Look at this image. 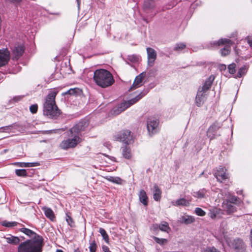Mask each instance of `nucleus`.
Here are the masks:
<instances>
[{
    "mask_svg": "<svg viewBox=\"0 0 252 252\" xmlns=\"http://www.w3.org/2000/svg\"><path fill=\"white\" fill-rule=\"evenodd\" d=\"M116 141L122 142L126 145H128L133 142V136L131 132L128 130H124L121 131L118 134L114 136Z\"/></svg>",
    "mask_w": 252,
    "mask_h": 252,
    "instance_id": "8",
    "label": "nucleus"
},
{
    "mask_svg": "<svg viewBox=\"0 0 252 252\" xmlns=\"http://www.w3.org/2000/svg\"><path fill=\"white\" fill-rule=\"evenodd\" d=\"M195 221V219L191 216L185 215L180 218V221L186 224H190Z\"/></svg>",
    "mask_w": 252,
    "mask_h": 252,
    "instance_id": "29",
    "label": "nucleus"
},
{
    "mask_svg": "<svg viewBox=\"0 0 252 252\" xmlns=\"http://www.w3.org/2000/svg\"><path fill=\"white\" fill-rule=\"evenodd\" d=\"M58 92L51 90L44 99L43 114L52 118L56 117L60 114V111L56 104L55 98Z\"/></svg>",
    "mask_w": 252,
    "mask_h": 252,
    "instance_id": "2",
    "label": "nucleus"
},
{
    "mask_svg": "<svg viewBox=\"0 0 252 252\" xmlns=\"http://www.w3.org/2000/svg\"><path fill=\"white\" fill-rule=\"evenodd\" d=\"M143 7L145 9H151L154 8L155 5L152 1L148 0L144 2Z\"/></svg>",
    "mask_w": 252,
    "mask_h": 252,
    "instance_id": "37",
    "label": "nucleus"
},
{
    "mask_svg": "<svg viewBox=\"0 0 252 252\" xmlns=\"http://www.w3.org/2000/svg\"><path fill=\"white\" fill-rule=\"evenodd\" d=\"M214 46H220V45L225 44L223 49L220 50L221 56H226L230 52V45L232 44L233 42L227 38H221L217 42H214Z\"/></svg>",
    "mask_w": 252,
    "mask_h": 252,
    "instance_id": "10",
    "label": "nucleus"
},
{
    "mask_svg": "<svg viewBox=\"0 0 252 252\" xmlns=\"http://www.w3.org/2000/svg\"><path fill=\"white\" fill-rule=\"evenodd\" d=\"M194 212L195 214L199 216L203 217L206 215L205 212L200 208H196Z\"/></svg>",
    "mask_w": 252,
    "mask_h": 252,
    "instance_id": "42",
    "label": "nucleus"
},
{
    "mask_svg": "<svg viewBox=\"0 0 252 252\" xmlns=\"http://www.w3.org/2000/svg\"><path fill=\"white\" fill-rule=\"evenodd\" d=\"M123 157L126 159H130L132 156L130 148L126 146H124L121 148Z\"/></svg>",
    "mask_w": 252,
    "mask_h": 252,
    "instance_id": "24",
    "label": "nucleus"
},
{
    "mask_svg": "<svg viewBox=\"0 0 252 252\" xmlns=\"http://www.w3.org/2000/svg\"><path fill=\"white\" fill-rule=\"evenodd\" d=\"M93 78L97 85L103 88L109 87L114 83L112 74L105 69L96 70L94 73Z\"/></svg>",
    "mask_w": 252,
    "mask_h": 252,
    "instance_id": "4",
    "label": "nucleus"
},
{
    "mask_svg": "<svg viewBox=\"0 0 252 252\" xmlns=\"http://www.w3.org/2000/svg\"><path fill=\"white\" fill-rule=\"evenodd\" d=\"M248 43L251 47H252V37L248 36L246 38Z\"/></svg>",
    "mask_w": 252,
    "mask_h": 252,
    "instance_id": "52",
    "label": "nucleus"
},
{
    "mask_svg": "<svg viewBox=\"0 0 252 252\" xmlns=\"http://www.w3.org/2000/svg\"><path fill=\"white\" fill-rule=\"evenodd\" d=\"M23 98V96H17L13 97V100H14L15 101H18L22 99Z\"/></svg>",
    "mask_w": 252,
    "mask_h": 252,
    "instance_id": "54",
    "label": "nucleus"
},
{
    "mask_svg": "<svg viewBox=\"0 0 252 252\" xmlns=\"http://www.w3.org/2000/svg\"><path fill=\"white\" fill-rule=\"evenodd\" d=\"M150 229L151 231L155 232L156 234L158 231L159 229V224H154L151 226Z\"/></svg>",
    "mask_w": 252,
    "mask_h": 252,
    "instance_id": "48",
    "label": "nucleus"
},
{
    "mask_svg": "<svg viewBox=\"0 0 252 252\" xmlns=\"http://www.w3.org/2000/svg\"><path fill=\"white\" fill-rule=\"evenodd\" d=\"M220 69L221 70H225L226 68V65H224V64L220 65Z\"/></svg>",
    "mask_w": 252,
    "mask_h": 252,
    "instance_id": "56",
    "label": "nucleus"
},
{
    "mask_svg": "<svg viewBox=\"0 0 252 252\" xmlns=\"http://www.w3.org/2000/svg\"><path fill=\"white\" fill-rule=\"evenodd\" d=\"M233 244L235 249L237 250L239 252H243L246 249V245L241 239H235Z\"/></svg>",
    "mask_w": 252,
    "mask_h": 252,
    "instance_id": "22",
    "label": "nucleus"
},
{
    "mask_svg": "<svg viewBox=\"0 0 252 252\" xmlns=\"http://www.w3.org/2000/svg\"><path fill=\"white\" fill-rule=\"evenodd\" d=\"M21 231L27 235L33 237L32 239H35L36 236H40L39 235L37 234L36 233L32 231V230L27 228H22L20 229Z\"/></svg>",
    "mask_w": 252,
    "mask_h": 252,
    "instance_id": "30",
    "label": "nucleus"
},
{
    "mask_svg": "<svg viewBox=\"0 0 252 252\" xmlns=\"http://www.w3.org/2000/svg\"><path fill=\"white\" fill-rule=\"evenodd\" d=\"M10 58V52L7 49L0 50V67L6 64Z\"/></svg>",
    "mask_w": 252,
    "mask_h": 252,
    "instance_id": "15",
    "label": "nucleus"
},
{
    "mask_svg": "<svg viewBox=\"0 0 252 252\" xmlns=\"http://www.w3.org/2000/svg\"><path fill=\"white\" fill-rule=\"evenodd\" d=\"M159 229L161 231L168 232L170 230L168 223L166 221H162L159 224Z\"/></svg>",
    "mask_w": 252,
    "mask_h": 252,
    "instance_id": "31",
    "label": "nucleus"
},
{
    "mask_svg": "<svg viewBox=\"0 0 252 252\" xmlns=\"http://www.w3.org/2000/svg\"><path fill=\"white\" fill-rule=\"evenodd\" d=\"M5 239L8 243L16 245L19 243V238L17 237L10 236V237H6Z\"/></svg>",
    "mask_w": 252,
    "mask_h": 252,
    "instance_id": "32",
    "label": "nucleus"
},
{
    "mask_svg": "<svg viewBox=\"0 0 252 252\" xmlns=\"http://www.w3.org/2000/svg\"><path fill=\"white\" fill-rule=\"evenodd\" d=\"M203 174H204V172H203L201 173V175H203Z\"/></svg>",
    "mask_w": 252,
    "mask_h": 252,
    "instance_id": "61",
    "label": "nucleus"
},
{
    "mask_svg": "<svg viewBox=\"0 0 252 252\" xmlns=\"http://www.w3.org/2000/svg\"><path fill=\"white\" fill-rule=\"evenodd\" d=\"M56 252H63V251L61 250H57Z\"/></svg>",
    "mask_w": 252,
    "mask_h": 252,
    "instance_id": "60",
    "label": "nucleus"
},
{
    "mask_svg": "<svg viewBox=\"0 0 252 252\" xmlns=\"http://www.w3.org/2000/svg\"><path fill=\"white\" fill-rule=\"evenodd\" d=\"M247 72V67L246 66L244 65L242 66L238 71V72L237 74V77L240 78L243 75L245 74L246 72Z\"/></svg>",
    "mask_w": 252,
    "mask_h": 252,
    "instance_id": "36",
    "label": "nucleus"
},
{
    "mask_svg": "<svg viewBox=\"0 0 252 252\" xmlns=\"http://www.w3.org/2000/svg\"><path fill=\"white\" fill-rule=\"evenodd\" d=\"M214 176L217 180L220 182L228 178V174L226 173V169L222 166H220L218 168L215 173Z\"/></svg>",
    "mask_w": 252,
    "mask_h": 252,
    "instance_id": "13",
    "label": "nucleus"
},
{
    "mask_svg": "<svg viewBox=\"0 0 252 252\" xmlns=\"http://www.w3.org/2000/svg\"><path fill=\"white\" fill-rule=\"evenodd\" d=\"M139 198L140 201L145 206L148 204V197L146 192L143 190L141 189L139 193Z\"/></svg>",
    "mask_w": 252,
    "mask_h": 252,
    "instance_id": "28",
    "label": "nucleus"
},
{
    "mask_svg": "<svg viewBox=\"0 0 252 252\" xmlns=\"http://www.w3.org/2000/svg\"><path fill=\"white\" fill-rule=\"evenodd\" d=\"M97 248V245L94 241L90 243L89 250L90 252H95Z\"/></svg>",
    "mask_w": 252,
    "mask_h": 252,
    "instance_id": "43",
    "label": "nucleus"
},
{
    "mask_svg": "<svg viewBox=\"0 0 252 252\" xmlns=\"http://www.w3.org/2000/svg\"><path fill=\"white\" fill-rule=\"evenodd\" d=\"M223 214L222 210L217 207H213L209 209L208 215L212 219H215L217 217H220Z\"/></svg>",
    "mask_w": 252,
    "mask_h": 252,
    "instance_id": "20",
    "label": "nucleus"
},
{
    "mask_svg": "<svg viewBox=\"0 0 252 252\" xmlns=\"http://www.w3.org/2000/svg\"><path fill=\"white\" fill-rule=\"evenodd\" d=\"M12 126H5L0 127V132H9L12 129Z\"/></svg>",
    "mask_w": 252,
    "mask_h": 252,
    "instance_id": "44",
    "label": "nucleus"
},
{
    "mask_svg": "<svg viewBox=\"0 0 252 252\" xmlns=\"http://www.w3.org/2000/svg\"><path fill=\"white\" fill-rule=\"evenodd\" d=\"M99 232L101 235L103 240L105 241V242L108 243L109 239L106 231L102 228H99Z\"/></svg>",
    "mask_w": 252,
    "mask_h": 252,
    "instance_id": "34",
    "label": "nucleus"
},
{
    "mask_svg": "<svg viewBox=\"0 0 252 252\" xmlns=\"http://www.w3.org/2000/svg\"><path fill=\"white\" fill-rule=\"evenodd\" d=\"M71 137L63 140L60 144V147L63 149H68L75 147L81 141L80 136L74 134H70Z\"/></svg>",
    "mask_w": 252,
    "mask_h": 252,
    "instance_id": "7",
    "label": "nucleus"
},
{
    "mask_svg": "<svg viewBox=\"0 0 252 252\" xmlns=\"http://www.w3.org/2000/svg\"><path fill=\"white\" fill-rule=\"evenodd\" d=\"M159 120L154 116H150L147 119V128L150 135H153L158 130Z\"/></svg>",
    "mask_w": 252,
    "mask_h": 252,
    "instance_id": "9",
    "label": "nucleus"
},
{
    "mask_svg": "<svg viewBox=\"0 0 252 252\" xmlns=\"http://www.w3.org/2000/svg\"><path fill=\"white\" fill-rule=\"evenodd\" d=\"M148 56V64L149 66H153L157 59V52L153 48L147 47L146 49Z\"/></svg>",
    "mask_w": 252,
    "mask_h": 252,
    "instance_id": "16",
    "label": "nucleus"
},
{
    "mask_svg": "<svg viewBox=\"0 0 252 252\" xmlns=\"http://www.w3.org/2000/svg\"><path fill=\"white\" fill-rule=\"evenodd\" d=\"M18 224V222H16V221H6V220H4V221H3L1 222V224L3 225V226H4L5 227H13V226H16Z\"/></svg>",
    "mask_w": 252,
    "mask_h": 252,
    "instance_id": "38",
    "label": "nucleus"
},
{
    "mask_svg": "<svg viewBox=\"0 0 252 252\" xmlns=\"http://www.w3.org/2000/svg\"><path fill=\"white\" fill-rule=\"evenodd\" d=\"M71 137L63 140L60 144V147L63 149H68L75 147L81 141L80 136L74 134H70Z\"/></svg>",
    "mask_w": 252,
    "mask_h": 252,
    "instance_id": "6",
    "label": "nucleus"
},
{
    "mask_svg": "<svg viewBox=\"0 0 252 252\" xmlns=\"http://www.w3.org/2000/svg\"><path fill=\"white\" fill-rule=\"evenodd\" d=\"M67 93L70 94H73L75 93V91H74V89H70L69 90H68L67 91Z\"/></svg>",
    "mask_w": 252,
    "mask_h": 252,
    "instance_id": "55",
    "label": "nucleus"
},
{
    "mask_svg": "<svg viewBox=\"0 0 252 252\" xmlns=\"http://www.w3.org/2000/svg\"><path fill=\"white\" fill-rule=\"evenodd\" d=\"M148 93L147 90H144L141 92L135 97L131 99L128 101H125L114 107L112 111V114L114 115H119L122 112L125 111L126 109L129 107L133 104L136 103L141 98L145 96Z\"/></svg>",
    "mask_w": 252,
    "mask_h": 252,
    "instance_id": "5",
    "label": "nucleus"
},
{
    "mask_svg": "<svg viewBox=\"0 0 252 252\" xmlns=\"http://www.w3.org/2000/svg\"><path fill=\"white\" fill-rule=\"evenodd\" d=\"M128 59L132 62H136L138 61V58L135 56H129Z\"/></svg>",
    "mask_w": 252,
    "mask_h": 252,
    "instance_id": "51",
    "label": "nucleus"
},
{
    "mask_svg": "<svg viewBox=\"0 0 252 252\" xmlns=\"http://www.w3.org/2000/svg\"><path fill=\"white\" fill-rule=\"evenodd\" d=\"M214 76H213V75L210 76L205 81L202 88H199V90H200V91H202V93L204 94L206 91L208 90L211 88L212 83L214 80Z\"/></svg>",
    "mask_w": 252,
    "mask_h": 252,
    "instance_id": "21",
    "label": "nucleus"
},
{
    "mask_svg": "<svg viewBox=\"0 0 252 252\" xmlns=\"http://www.w3.org/2000/svg\"><path fill=\"white\" fill-rule=\"evenodd\" d=\"M14 164L18 165L20 167H33L38 165L37 163H26V162H16Z\"/></svg>",
    "mask_w": 252,
    "mask_h": 252,
    "instance_id": "35",
    "label": "nucleus"
},
{
    "mask_svg": "<svg viewBox=\"0 0 252 252\" xmlns=\"http://www.w3.org/2000/svg\"><path fill=\"white\" fill-rule=\"evenodd\" d=\"M146 76V72H143L137 76L134 80L132 85L130 88L129 91L135 90L143 85V80Z\"/></svg>",
    "mask_w": 252,
    "mask_h": 252,
    "instance_id": "14",
    "label": "nucleus"
},
{
    "mask_svg": "<svg viewBox=\"0 0 252 252\" xmlns=\"http://www.w3.org/2000/svg\"><path fill=\"white\" fill-rule=\"evenodd\" d=\"M235 67L236 65L235 63H231L229 64L228 66L229 72L231 74H234L235 72Z\"/></svg>",
    "mask_w": 252,
    "mask_h": 252,
    "instance_id": "45",
    "label": "nucleus"
},
{
    "mask_svg": "<svg viewBox=\"0 0 252 252\" xmlns=\"http://www.w3.org/2000/svg\"><path fill=\"white\" fill-rule=\"evenodd\" d=\"M204 97L205 95L202 93V91L199 90L195 98V103L197 106H201L203 104L205 100Z\"/></svg>",
    "mask_w": 252,
    "mask_h": 252,
    "instance_id": "23",
    "label": "nucleus"
},
{
    "mask_svg": "<svg viewBox=\"0 0 252 252\" xmlns=\"http://www.w3.org/2000/svg\"><path fill=\"white\" fill-rule=\"evenodd\" d=\"M106 179L108 181L111 182L119 185L122 184L123 182V180L118 177L110 176L107 177Z\"/></svg>",
    "mask_w": 252,
    "mask_h": 252,
    "instance_id": "33",
    "label": "nucleus"
},
{
    "mask_svg": "<svg viewBox=\"0 0 252 252\" xmlns=\"http://www.w3.org/2000/svg\"><path fill=\"white\" fill-rule=\"evenodd\" d=\"M186 47V45L184 43H177L175 45L174 50L175 51L180 52L182 50L184 49Z\"/></svg>",
    "mask_w": 252,
    "mask_h": 252,
    "instance_id": "39",
    "label": "nucleus"
},
{
    "mask_svg": "<svg viewBox=\"0 0 252 252\" xmlns=\"http://www.w3.org/2000/svg\"><path fill=\"white\" fill-rule=\"evenodd\" d=\"M237 197L235 196H232L229 198V199H226V200H228L229 202H231V204L236 203L237 201Z\"/></svg>",
    "mask_w": 252,
    "mask_h": 252,
    "instance_id": "50",
    "label": "nucleus"
},
{
    "mask_svg": "<svg viewBox=\"0 0 252 252\" xmlns=\"http://www.w3.org/2000/svg\"><path fill=\"white\" fill-rule=\"evenodd\" d=\"M223 210L227 215H230L236 211V208L235 205L231 204L228 200H225L222 204Z\"/></svg>",
    "mask_w": 252,
    "mask_h": 252,
    "instance_id": "18",
    "label": "nucleus"
},
{
    "mask_svg": "<svg viewBox=\"0 0 252 252\" xmlns=\"http://www.w3.org/2000/svg\"><path fill=\"white\" fill-rule=\"evenodd\" d=\"M88 125V123L87 121H80L70 129V133L80 136L81 135L80 133L85 129Z\"/></svg>",
    "mask_w": 252,
    "mask_h": 252,
    "instance_id": "11",
    "label": "nucleus"
},
{
    "mask_svg": "<svg viewBox=\"0 0 252 252\" xmlns=\"http://www.w3.org/2000/svg\"><path fill=\"white\" fill-rule=\"evenodd\" d=\"M74 252H80V251L79 250V249L78 248H77V249L74 250Z\"/></svg>",
    "mask_w": 252,
    "mask_h": 252,
    "instance_id": "57",
    "label": "nucleus"
},
{
    "mask_svg": "<svg viewBox=\"0 0 252 252\" xmlns=\"http://www.w3.org/2000/svg\"><path fill=\"white\" fill-rule=\"evenodd\" d=\"M3 74L2 73H0V79L3 78Z\"/></svg>",
    "mask_w": 252,
    "mask_h": 252,
    "instance_id": "59",
    "label": "nucleus"
},
{
    "mask_svg": "<svg viewBox=\"0 0 252 252\" xmlns=\"http://www.w3.org/2000/svg\"><path fill=\"white\" fill-rule=\"evenodd\" d=\"M190 200L187 199L185 198H180L176 200L171 201L173 206L177 207H185L189 206L190 203Z\"/></svg>",
    "mask_w": 252,
    "mask_h": 252,
    "instance_id": "19",
    "label": "nucleus"
},
{
    "mask_svg": "<svg viewBox=\"0 0 252 252\" xmlns=\"http://www.w3.org/2000/svg\"><path fill=\"white\" fill-rule=\"evenodd\" d=\"M66 220L68 225H69L70 226H72V223L73 222V220L68 214H66Z\"/></svg>",
    "mask_w": 252,
    "mask_h": 252,
    "instance_id": "49",
    "label": "nucleus"
},
{
    "mask_svg": "<svg viewBox=\"0 0 252 252\" xmlns=\"http://www.w3.org/2000/svg\"><path fill=\"white\" fill-rule=\"evenodd\" d=\"M58 92L51 90L44 99L43 114L52 118L56 117L60 114V111L56 104L55 98Z\"/></svg>",
    "mask_w": 252,
    "mask_h": 252,
    "instance_id": "1",
    "label": "nucleus"
},
{
    "mask_svg": "<svg viewBox=\"0 0 252 252\" xmlns=\"http://www.w3.org/2000/svg\"><path fill=\"white\" fill-rule=\"evenodd\" d=\"M207 195V190L205 189H202L198 191H194L192 195L198 199L205 198Z\"/></svg>",
    "mask_w": 252,
    "mask_h": 252,
    "instance_id": "25",
    "label": "nucleus"
},
{
    "mask_svg": "<svg viewBox=\"0 0 252 252\" xmlns=\"http://www.w3.org/2000/svg\"><path fill=\"white\" fill-rule=\"evenodd\" d=\"M102 250L104 252H111L109 251V248L106 246H102Z\"/></svg>",
    "mask_w": 252,
    "mask_h": 252,
    "instance_id": "53",
    "label": "nucleus"
},
{
    "mask_svg": "<svg viewBox=\"0 0 252 252\" xmlns=\"http://www.w3.org/2000/svg\"><path fill=\"white\" fill-rule=\"evenodd\" d=\"M38 105L36 104H32L30 107V112L32 114H35L37 111Z\"/></svg>",
    "mask_w": 252,
    "mask_h": 252,
    "instance_id": "47",
    "label": "nucleus"
},
{
    "mask_svg": "<svg viewBox=\"0 0 252 252\" xmlns=\"http://www.w3.org/2000/svg\"><path fill=\"white\" fill-rule=\"evenodd\" d=\"M43 239L41 236H36L35 239L27 240L21 243L18 252H42Z\"/></svg>",
    "mask_w": 252,
    "mask_h": 252,
    "instance_id": "3",
    "label": "nucleus"
},
{
    "mask_svg": "<svg viewBox=\"0 0 252 252\" xmlns=\"http://www.w3.org/2000/svg\"><path fill=\"white\" fill-rule=\"evenodd\" d=\"M77 0V3H78V7H79L80 1V0Z\"/></svg>",
    "mask_w": 252,
    "mask_h": 252,
    "instance_id": "58",
    "label": "nucleus"
},
{
    "mask_svg": "<svg viewBox=\"0 0 252 252\" xmlns=\"http://www.w3.org/2000/svg\"><path fill=\"white\" fill-rule=\"evenodd\" d=\"M15 173L18 176L25 177L27 176L26 169H16Z\"/></svg>",
    "mask_w": 252,
    "mask_h": 252,
    "instance_id": "41",
    "label": "nucleus"
},
{
    "mask_svg": "<svg viewBox=\"0 0 252 252\" xmlns=\"http://www.w3.org/2000/svg\"><path fill=\"white\" fill-rule=\"evenodd\" d=\"M153 197L155 200L159 201L161 198V191L157 184L154 186Z\"/></svg>",
    "mask_w": 252,
    "mask_h": 252,
    "instance_id": "26",
    "label": "nucleus"
},
{
    "mask_svg": "<svg viewBox=\"0 0 252 252\" xmlns=\"http://www.w3.org/2000/svg\"><path fill=\"white\" fill-rule=\"evenodd\" d=\"M153 238L156 241V243H158L160 245H164L168 242L167 240L164 238H159L158 237L153 236Z\"/></svg>",
    "mask_w": 252,
    "mask_h": 252,
    "instance_id": "40",
    "label": "nucleus"
},
{
    "mask_svg": "<svg viewBox=\"0 0 252 252\" xmlns=\"http://www.w3.org/2000/svg\"><path fill=\"white\" fill-rule=\"evenodd\" d=\"M42 210L44 211L45 215L47 218L49 219L52 221L54 220V213L51 208L46 207H42Z\"/></svg>",
    "mask_w": 252,
    "mask_h": 252,
    "instance_id": "27",
    "label": "nucleus"
},
{
    "mask_svg": "<svg viewBox=\"0 0 252 252\" xmlns=\"http://www.w3.org/2000/svg\"><path fill=\"white\" fill-rule=\"evenodd\" d=\"M201 252H220L214 247H207L203 249Z\"/></svg>",
    "mask_w": 252,
    "mask_h": 252,
    "instance_id": "46",
    "label": "nucleus"
},
{
    "mask_svg": "<svg viewBox=\"0 0 252 252\" xmlns=\"http://www.w3.org/2000/svg\"><path fill=\"white\" fill-rule=\"evenodd\" d=\"M221 124L218 122L214 123L208 128L207 136L211 140L216 136L217 130L221 126Z\"/></svg>",
    "mask_w": 252,
    "mask_h": 252,
    "instance_id": "12",
    "label": "nucleus"
},
{
    "mask_svg": "<svg viewBox=\"0 0 252 252\" xmlns=\"http://www.w3.org/2000/svg\"><path fill=\"white\" fill-rule=\"evenodd\" d=\"M25 50L24 46L22 45H15L12 51V58L14 60H18L23 54Z\"/></svg>",
    "mask_w": 252,
    "mask_h": 252,
    "instance_id": "17",
    "label": "nucleus"
}]
</instances>
